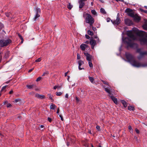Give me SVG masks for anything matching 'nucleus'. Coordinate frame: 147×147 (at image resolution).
<instances>
[{"instance_id": "obj_1", "label": "nucleus", "mask_w": 147, "mask_h": 147, "mask_svg": "<svg viewBox=\"0 0 147 147\" xmlns=\"http://www.w3.org/2000/svg\"><path fill=\"white\" fill-rule=\"evenodd\" d=\"M145 33L144 31L139 30L136 28H133L132 30L127 31V34L129 37L125 38L123 41L128 47L133 48L137 47L138 45L134 43L133 40H138L140 41L141 44H146L147 39L146 37H144Z\"/></svg>"}, {"instance_id": "obj_2", "label": "nucleus", "mask_w": 147, "mask_h": 147, "mask_svg": "<svg viewBox=\"0 0 147 147\" xmlns=\"http://www.w3.org/2000/svg\"><path fill=\"white\" fill-rule=\"evenodd\" d=\"M125 56L128 61L133 66L137 67L147 66V64H143L139 61L135 60L134 57L129 53H125Z\"/></svg>"}, {"instance_id": "obj_3", "label": "nucleus", "mask_w": 147, "mask_h": 147, "mask_svg": "<svg viewBox=\"0 0 147 147\" xmlns=\"http://www.w3.org/2000/svg\"><path fill=\"white\" fill-rule=\"evenodd\" d=\"M86 16L85 19L86 22L89 24L90 26L92 25L94 22V18L90 14L86 13Z\"/></svg>"}, {"instance_id": "obj_4", "label": "nucleus", "mask_w": 147, "mask_h": 147, "mask_svg": "<svg viewBox=\"0 0 147 147\" xmlns=\"http://www.w3.org/2000/svg\"><path fill=\"white\" fill-rule=\"evenodd\" d=\"M11 40L10 39L0 40V46L1 47L6 46L11 42Z\"/></svg>"}, {"instance_id": "obj_5", "label": "nucleus", "mask_w": 147, "mask_h": 147, "mask_svg": "<svg viewBox=\"0 0 147 147\" xmlns=\"http://www.w3.org/2000/svg\"><path fill=\"white\" fill-rule=\"evenodd\" d=\"M141 49H138L137 50V52L140 53V56L138 57V58L139 59H140L142 57H143L144 55H147V51L141 52Z\"/></svg>"}, {"instance_id": "obj_6", "label": "nucleus", "mask_w": 147, "mask_h": 147, "mask_svg": "<svg viewBox=\"0 0 147 147\" xmlns=\"http://www.w3.org/2000/svg\"><path fill=\"white\" fill-rule=\"evenodd\" d=\"M40 9L39 8H37L36 10V16L34 18V21L36 20L40 16Z\"/></svg>"}, {"instance_id": "obj_7", "label": "nucleus", "mask_w": 147, "mask_h": 147, "mask_svg": "<svg viewBox=\"0 0 147 147\" xmlns=\"http://www.w3.org/2000/svg\"><path fill=\"white\" fill-rule=\"evenodd\" d=\"M84 54L86 57L87 60L88 61H91L92 59V55L87 53H84Z\"/></svg>"}, {"instance_id": "obj_8", "label": "nucleus", "mask_w": 147, "mask_h": 147, "mask_svg": "<svg viewBox=\"0 0 147 147\" xmlns=\"http://www.w3.org/2000/svg\"><path fill=\"white\" fill-rule=\"evenodd\" d=\"M111 21L113 24L114 25H118L120 23L121 20L120 19L118 16L115 20L114 21L111 20Z\"/></svg>"}, {"instance_id": "obj_9", "label": "nucleus", "mask_w": 147, "mask_h": 147, "mask_svg": "<svg viewBox=\"0 0 147 147\" xmlns=\"http://www.w3.org/2000/svg\"><path fill=\"white\" fill-rule=\"evenodd\" d=\"M125 24L128 26H131L132 24V21L128 19H126L125 20Z\"/></svg>"}, {"instance_id": "obj_10", "label": "nucleus", "mask_w": 147, "mask_h": 147, "mask_svg": "<svg viewBox=\"0 0 147 147\" xmlns=\"http://www.w3.org/2000/svg\"><path fill=\"white\" fill-rule=\"evenodd\" d=\"M127 13L128 15L133 18L134 17V16L135 15L134 13L130 9H128L127 11Z\"/></svg>"}, {"instance_id": "obj_11", "label": "nucleus", "mask_w": 147, "mask_h": 147, "mask_svg": "<svg viewBox=\"0 0 147 147\" xmlns=\"http://www.w3.org/2000/svg\"><path fill=\"white\" fill-rule=\"evenodd\" d=\"M133 18L134 20L137 22H138L141 19L140 17L136 14H135Z\"/></svg>"}, {"instance_id": "obj_12", "label": "nucleus", "mask_w": 147, "mask_h": 147, "mask_svg": "<svg viewBox=\"0 0 147 147\" xmlns=\"http://www.w3.org/2000/svg\"><path fill=\"white\" fill-rule=\"evenodd\" d=\"M90 45L92 46V49H93L94 45L96 44V41H95L93 39H91L90 41Z\"/></svg>"}, {"instance_id": "obj_13", "label": "nucleus", "mask_w": 147, "mask_h": 147, "mask_svg": "<svg viewBox=\"0 0 147 147\" xmlns=\"http://www.w3.org/2000/svg\"><path fill=\"white\" fill-rule=\"evenodd\" d=\"M35 96L39 99H43L45 98V96L43 95H40L38 94H35Z\"/></svg>"}, {"instance_id": "obj_14", "label": "nucleus", "mask_w": 147, "mask_h": 147, "mask_svg": "<svg viewBox=\"0 0 147 147\" xmlns=\"http://www.w3.org/2000/svg\"><path fill=\"white\" fill-rule=\"evenodd\" d=\"M82 63V61L81 60H79L78 61V69L80 70H82L83 69V67H81Z\"/></svg>"}, {"instance_id": "obj_15", "label": "nucleus", "mask_w": 147, "mask_h": 147, "mask_svg": "<svg viewBox=\"0 0 147 147\" xmlns=\"http://www.w3.org/2000/svg\"><path fill=\"white\" fill-rule=\"evenodd\" d=\"M110 96L111 97V98L113 101L116 104H117L118 102L117 98L111 95Z\"/></svg>"}, {"instance_id": "obj_16", "label": "nucleus", "mask_w": 147, "mask_h": 147, "mask_svg": "<svg viewBox=\"0 0 147 147\" xmlns=\"http://www.w3.org/2000/svg\"><path fill=\"white\" fill-rule=\"evenodd\" d=\"M104 89H105V91L107 93H108V94L109 95V96H111V90L107 88H105Z\"/></svg>"}, {"instance_id": "obj_17", "label": "nucleus", "mask_w": 147, "mask_h": 147, "mask_svg": "<svg viewBox=\"0 0 147 147\" xmlns=\"http://www.w3.org/2000/svg\"><path fill=\"white\" fill-rule=\"evenodd\" d=\"M142 27L144 29L147 30V20H145L144 24L143 25Z\"/></svg>"}, {"instance_id": "obj_18", "label": "nucleus", "mask_w": 147, "mask_h": 147, "mask_svg": "<svg viewBox=\"0 0 147 147\" xmlns=\"http://www.w3.org/2000/svg\"><path fill=\"white\" fill-rule=\"evenodd\" d=\"M78 3L80 4L79 8H82L83 7V0H79Z\"/></svg>"}, {"instance_id": "obj_19", "label": "nucleus", "mask_w": 147, "mask_h": 147, "mask_svg": "<svg viewBox=\"0 0 147 147\" xmlns=\"http://www.w3.org/2000/svg\"><path fill=\"white\" fill-rule=\"evenodd\" d=\"M121 102L122 103L124 107H127L126 102L125 101L123 100H121Z\"/></svg>"}, {"instance_id": "obj_20", "label": "nucleus", "mask_w": 147, "mask_h": 147, "mask_svg": "<svg viewBox=\"0 0 147 147\" xmlns=\"http://www.w3.org/2000/svg\"><path fill=\"white\" fill-rule=\"evenodd\" d=\"M86 48V50H88L89 49V47L87 45L83 44V51Z\"/></svg>"}, {"instance_id": "obj_21", "label": "nucleus", "mask_w": 147, "mask_h": 147, "mask_svg": "<svg viewBox=\"0 0 147 147\" xmlns=\"http://www.w3.org/2000/svg\"><path fill=\"white\" fill-rule=\"evenodd\" d=\"M34 85H26V87H27V88L30 89H32L33 87H34Z\"/></svg>"}, {"instance_id": "obj_22", "label": "nucleus", "mask_w": 147, "mask_h": 147, "mask_svg": "<svg viewBox=\"0 0 147 147\" xmlns=\"http://www.w3.org/2000/svg\"><path fill=\"white\" fill-rule=\"evenodd\" d=\"M56 106L55 105L52 104L50 106V109H54L56 108Z\"/></svg>"}, {"instance_id": "obj_23", "label": "nucleus", "mask_w": 147, "mask_h": 147, "mask_svg": "<svg viewBox=\"0 0 147 147\" xmlns=\"http://www.w3.org/2000/svg\"><path fill=\"white\" fill-rule=\"evenodd\" d=\"M100 12L101 13L103 14H106V12L105 10L103 8H101L100 9Z\"/></svg>"}, {"instance_id": "obj_24", "label": "nucleus", "mask_w": 147, "mask_h": 147, "mask_svg": "<svg viewBox=\"0 0 147 147\" xmlns=\"http://www.w3.org/2000/svg\"><path fill=\"white\" fill-rule=\"evenodd\" d=\"M91 12L95 16H97V13L96 11L95 10L93 9L91 10Z\"/></svg>"}, {"instance_id": "obj_25", "label": "nucleus", "mask_w": 147, "mask_h": 147, "mask_svg": "<svg viewBox=\"0 0 147 147\" xmlns=\"http://www.w3.org/2000/svg\"><path fill=\"white\" fill-rule=\"evenodd\" d=\"M89 79L90 81V82L92 83H94V78L93 77H89Z\"/></svg>"}, {"instance_id": "obj_26", "label": "nucleus", "mask_w": 147, "mask_h": 147, "mask_svg": "<svg viewBox=\"0 0 147 147\" xmlns=\"http://www.w3.org/2000/svg\"><path fill=\"white\" fill-rule=\"evenodd\" d=\"M73 6L71 5V3H69L68 5L67 6L68 8L69 9H71L72 8Z\"/></svg>"}, {"instance_id": "obj_27", "label": "nucleus", "mask_w": 147, "mask_h": 147, "mask_svg": "<svg viewBox=\"0 0 147 147\" xmlns=\"http://www.w3.org/2000/svg\"><path fill=\"white\" fill-rule=\"evenodd\" d=\"M49 74V72L47 71H46L44 72L42 74V76H44L47 75Z\"/></svg>"}, {"instance_id": "obj_28", "label": "nucleus", "mask_w": 147, "mask_h": 147, "mask_svg": "<svg viewBox=\"0 0 147 147\" xmlns=\"http://www.w3.org/2000/svg\"><path fill=\"white\" fill-rule=\"evenodd\" d=\"M88 34L89 35L91 36H92L93 35V32L90 30H88Z\"/></svg>"}, {"instance_id": "obj_29", "label": "nucleus", "mask_w": 147, "mask_h": 147, "mask_svg": "<svg viewBox=\"0 0 147 147\" xmlns=\"http://www.w3.org/2000/svg\"><path fill=\"white\" fill-rule=\"evenodd\" d=\"M88 61V64H89V66L90 67H93V65H92V60L91 61Z\"/></svg>"}, {"instance_id": "obj_30", "label": "nucleus", "mask_w": 147, "mask_h": 147, "mask_svg": "<svg viewBox=\"0 0 147 147\" xmlns=\"http://www.w3.org/2000/svg\"><path fill=\"white\" fill-rule=\"evenodd\" d=\"M134 109V107L132 106L128 107V109L129 110H133Z\"/></svg>"}, {"instance_id": "obj_31", "label": "nucleus", "mask_w": 147, "mask_h": 147, "mask_svg": "<svg viewBox=\"0 0 147 147\" xmlns=\"http://www.w3.org/2000/svg\"><path fill=\"white\" fill-rule=\"evenodd\" d=\"M48 96L49 97V98L52 100V101H53V100L52 98L53 96L51 95L50 94H48Z\"/></svg>"}, {"instance_id": "obj_32", "label": "nucleus", "mask_w": 147, "mask_h": 147, "mask_svg": "<svg viewBox=\"0 0 147 147\" xmlns=\"http://www.w3.org/2000/svg\"><path fill=\"white\" fill-rule=\"evenodd\" d=\"M81 58V56L79 54L77 53V59H80Z\"/></svg>"}, {"instance_id": "obj_33", "label": "nucleus", "mask_w": 147, "mask_h": 147, "mask_svg": "<svg viewBox=\"0 0 147 147\" xmlns=\"http://www.w3.org/2000/svg\"><path fill=\"white\" fill-rule=\"evenodd\" d=\"M140 10L141 11L144 12L145 13H147V10H144L142 9H140Z\"/></svg>"}, {"instance_id": "obj_34", "label": "nucleus", "mask_w": 147, "mask_h": 147, "mask_svg": "<svg viewBox=\"0 0 147 147\" xmlns=\"http://www.w3.org/2000/svg\"><path fill=\"white\" fill-rule=\"evenodd\" d=\"M62 93L61 92H56V95L57 96H59L61 95Z\"/></svg>"}, {"instance_id": "obj_35", "label": "nucleus", "mask_w": 147, "mask_h": 147, "mask_svg": "<svg viewBox=\"0 0 147 147\" xmlns=\"http://www.w3.org/2000/svg\"><path fill=\"white\" fill-rule=\"evenodd\" d=\"M11 15L10 12L6 13H5V15L7 17H9Z\"/></svg>"}, {"instance_id": "obj_36", "label": "nucleus", "mask_w": 147, "mask_h": 147, "mask_svg": "<svg viewBox=\"0 0 147 147\" xmlns=\"http://www.w3.org/2000/svg\"><path fill=\"white\" fill-rule=\"evenodd\" d=\"M7 86H5L3 87L1 90V91L2 92L4 90H5L6 88V87H7Z\"/></svg>"}, {"instance_id": "obj_37", "label": "nucleus", "mask_w": 147, "mask_h": 147, "mask_svg": "<svg viewBox=\"0 0 147 147\" xmlns=\"http://www.w3.org/2000/svg\"><path fill=\"white\" fill-rule=\"evenodd\" d=\"M41 58H39L35 60V62H40L41 61Z\"/></svg>"}, {"instance_id": "obj_38", "label": "nucleus", "mask_w": 147, "mask_h": 147, "mask_svg": "<svg viewBox=\"0 0 147 147\" xmlns=\"http://www.w3.org/2000/svg\"><path fill=\"white\" fill-rule=\"evenodd\" d=\"M96 128L97 130H98V131H99L100 130V127L99 126L97 125L96 126Z\"/></svg>"}, {"instance_id": "obj_39", "label": "nucleus", "mask_w": 147, "mask_h": 147, "mask_svg": "<svg viewBox=\"0 0 147 147\" xmlns=\"http://www.w3.org/2000/svg\"><path fill=\"white\" fill-rule=\"evenodd\" d=\"M41 77H39L36 80V81L37 82H38L41 79Z\"/></svg>"}, {"instance_id": "obj_40", "label": "nucleus", "mask_w": 147, "mask_h": 147, "mask_svg": "<svg viewBox=\"0 0 147 147\" xmlns=\"http://www.w3.org/2000/svg\"><path fill=\"white\" fill-rule=\"evenodd\" d=\"M135 130L137 133L139 134L140 131L138 129H137V128H136Z\"/></svg>"}, {"instance_id": "obj_41", "label": "nucleus", "mask_w": 147, "mask_h": 147, "mask_svg": "<svg viewBox=\"0 0 147 147\" xmlns=\"http://www.w3.org/2000/svg\"><path fill=\"white\" fill-rule=\"evenodd\" d=\"M18 35L19 36V38H20L21 39H23V38L22 37V36L20 34H18Z\"/></svg>"}, {"instance_id": "obj_42", "label": "nucleus", "mask_w": 147, "mask_h": 147, "mask_svg": "<svg viewBox=\"0 0 147 147\" xmlns=\"http://www.w3.org/2000/svg\"><path fill=\"white\" fill-rule=\"evenodd\" d=\"M101 81L104 84L108 85V84L107 82L105 81H104L103 80H102Z\"/></svg>"}, {"instance_id": "obj_43", "label": "nucleus", "mask_w": 147, "mask_h": 147, "mask_svg": "<svg viewBox=\"0 0 147 147\" xmlns=\"http://www.w3.org/2000/svg\"><path fill=\"white\" fill-rule=\"evenodd\" d=\"M85 37H86V38L88 39H89L90 38L89 36L87 34H86L85 35Z\"/></svg>"}, {"instance_id": "obj_44", "label": "nucleus", "mask_w": 147, "mask_h": 147, "mask_svg": "<svg viewBox=\"0 0 147 147\" xmlns=\"http://www.w3.org/2000/svg\"><path fill=\"white\" fill-rule=\"evenodd\" d=\"M59 116L61 118V120L62 121H63V119L62 116L61 115H59Z\"/></svg>"}, {"instance_id": "obj_45", "label": "nucleus", "mask_w": 147, "mask_h": 147, "mask_svg": "<svg viewBox=\"0 0 147 147\" xmlns=\"http://www.w3.org/2000/svg\"><path fill=\"white\" fill-rule=\"evenodd\" d=\"M76 100L77 102L78 103L79 102V98L77 97H76Z\"/></svg>"}, {"instance_id": "obj_46", "label": "nucleus", "mask_w": 147, "mask_h": 147, "mask_svg": "<svg viewBox=\"0 0 147 147\" xmlns=\"http://www.w3.org/2000/svg\"><path fill=\"white\" fill-rule=\"evenodd\" d=\"M111 20V19L109 18H107V22H109Z\"/></svg>"}, {"instance_id": "obj_47", "label": "nucleus", "mask_w": 147, "mask_h": 147, "mask_svg": "<svg viewBox=\"0 0 147 147\" xmlns=\"http://www.w3.org/2000/svg\"><path fill=\"white\" fill-rule=\"evenodd\" d=\"M48 120L49 122H51V118L50 117H48Z\"/></svg>"}, {"instance_id": "obj_48", "label": "nucleus", "mask_w": 147, "mask_h": 147, "mask_svg": "<svg viewBox=\"0 0 147 147\" xmlns=\"http://www.w3.org/2000/svg\"><path fill=\"white\" fill-rule=\"evenodd\" d=\"M92 29L94 31H96V28L94 27H92Z\"/></svg>"}, {"instance_id": "obj_49", "label": "nucleus", "mask_w": 147, "mask_h": 147, "mask_svg": "<svg viewBox=\"0 0 147 147\" xmlns=\"http://www.w3.org/2000/svg\"><path fill=\"white\" fill-rule=\"evenodd\" d=\"M80 47L81 50L83 51V44H82L80 45Z\"/></svg>"}, {"instance_id": "obj_50", "label": "nucleus", "mask_w": 147, "mask_h": 147, "mask_svg": "<svg viewBox=\"0 0 147 147\" xmlns=\"http://www.w3.org/2000/svg\"><path fill=\"white\" fill-rule=\"evenodd\" d=\"M34 69V68L32 69H30L28 71V72L30 73V72H31Z\"/></svg>"}, {"instance_id": "obj_51", "label": "nucleus", "mask_w": 147, "mask_h": 147, "mask_svg": "<svg viewBox=\"0 0 147 147\" xmlns=\"http://www.w3.org/2000/svg\"><path fill=\"white\" fill-rule=\"evenodd\" d=\"M13 91L12 90H11V91H10L9 93L10 94H12L13 93Z\"/></svg>"}, {"instance_id": "obj_52", "label": "nucleus", "mask_w": 147, "mask_h": 147, "mask_svg": "<svg viewBox=\"0 0 147 147\" xmlns=\"http://www.w3.org/2000/svg\"><path fill=\"white\" fill-rule=\"evenodd\" d=\"M65 97L66 98H68V94H65Z\"/></svg>"}, {"instance_id": "obj_53", "label": "nucleus", "mask_w": 147, "mask_h": 147, "mask_svg": "<svg viewBox=\"0 0 147 147\" xmlns=\"http://www.w3.org/2000/svg\"><path fill=\"white\" fill-rule=\"evenodd\" d=\"M128 128H129V130H131L132 129V128H131V126L129 125V126L128 127Z\"/></svg>"}, {"instance_id": "obj_54", "label": "nucleus", "mask_w": 147, "mask_h": 147, "mask_svg": "<svg viewBox=\"0 0 147 147\" xmlns=\"http://www.w3.org/2000/svg\"><path fill=\"white\" fill-rule=\"evenodd\" d=\"M11 105L10 104H8L7 105V107H10V106H11Z\"/></svg>"}, {"instance_id": "obj_55", "label": "nucleus", "mask_w": 147, "mask_h": 147, "mask_svg": "<svg viewBox=\"0 0 147 147\" xmlns=\"http://www.w3.org/2000/svg\"><path fill=\"white\" fill-rule=\"evenodd\" d=\"M58 86H55L53 88L54 89H56L57 88Z\"/></svg>"}, {"instance_id": "obj_56", "label": "nucleus", "mask_w": 147, "mask_h": 147, "mask_svg": "<svg viewBox=\"0 0 147 147\" xmlns=\"http://www.w3.org/2000/svg\"><path fill=\"white\" fill-rule=\"evenodd\" d=\"M101 3H104V1H103V0H99Z\"/></svg>"}, {"instance_id": "obj_57", "label": "nucleus", "mask_w": 147, "mask_h": 147, "mask_svg": "<svg viewBox=\"0 0 147 147\" xmlns=\"http://www.w3.org/2000/svg\"><path fill=\"white\" fill-rule=\"evenodd\" d=\"M19 100H18V99H15V100H14V101L16 102H18Z\"/></svg>"}, {"instance_id": "obj_58", "label": "nucleus", "mask_w": 147, "mask_h": 147, "mask_svg": "<svg viewBox=\"0 0 147 147\" xmlns=\"http://www.w3.org/2000/svg\"><path fill=\"white\" fill-rule=\"evenodd\" d=\"M40 127L41 128H43L44 127V126L43 125H41L40 126Z\"/></svg>"}, {"instance_id": "obj_59", "label": "nucleus", "mask_w": 147, "mask_h": 147, "mask_svg": "<svg viewBox=\"0 0 147 147\" xmlns=\"http://www.w3.org/2000/svg\"><path fill=\"white\" fill-rule=\"evenodd\" d=\"M59 108H58L57 111V113H59Z\"/></svg>"}, {"instance_id": "obj_60", "label": "nucleus", "mask_w": 147, "mask_h": 147, "mask_svg": "<svg viewBox=\"0 0 147 147\" xmlns=\"http://www.w3.org/2000/svg\"><path fill=\"white\" fill-rule=\"evenodd\" d=\"M21 43H23V41H24L23 38L22 39H21Z\"/></svg>"}, {"instance_id": "obj_61", "label": "nucleus", "mask_w": 147, "mask_h": 147, "mask_svg": "<svg viewBox=\"0 0 147 147\" xmlns=\"http://www.w3.org/2000/svg\"><path fill=\"white\" fill-rule=\"evenodd\" d=\"M67 73H68V72H66L65 73V76H67Z\"/></svg>"}, {"instance_id": "obj_62", "label": "nucleus", "mask_w": 147, "mask_h": 147, "mask_svg": "<svg viewBox=\"0 0 147 147\" xmlns=\"http://www.w3.org/2000/svg\"><path fill=\"white\" fill-rule=\"evenodd\" d=\"M85 43H86V44H88V43H89V41H88H88H86L85 42Z\"/></svg>"}, {"instance_id": "obj_63", "label": "nucleus", "mask_w": 147, "mask_h": 147, "mask_svg": "<svg viewBox=\"0 0 147 147\" xmlns=\"http://www.w3.org/2000/svg\"><path fill=\"white\" fill-rule=\"evenodd\" d=\"M94 38H98V36L97 35H95L94 36Z\"/></svg>"}, {"instance_id": "obj_64", "label": "nucleus", "mask_w": 147, "mask_h": 147, "mask_svg": "<svg viewBox=\"0 0 147 147\" xmlns=\"http://www.w3.org/2000/svg\"><path fill=\"white\" fill-rule=\"evenodd\" d=\"M88 133L90 134H91V131L90 130H89L88 131Z\"/></svg>"}]
</instances>
